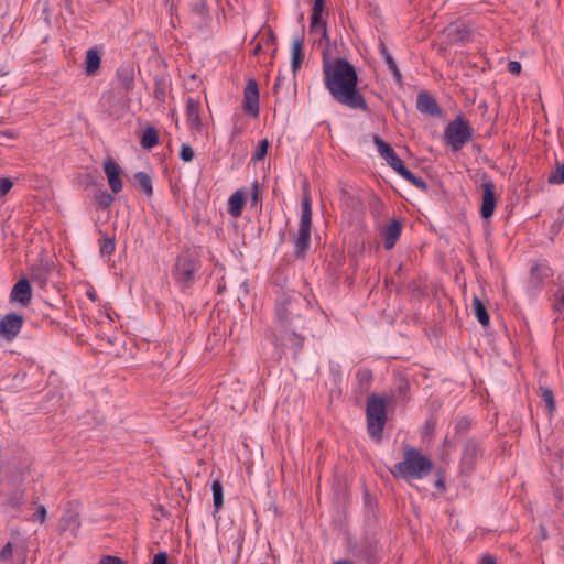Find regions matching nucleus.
Listing matches in <instances>:
<instances>
[{"instance_id":"f257e3e1","label":"nucleus","mask_w":564,"mask_h":564,"mask_svg":"<svg viewBox=\"0 0 564 564\" xmlns=\"http://www.w3.org/2000/svg\"><path fill=\"white\" fill-rule=\"evenodd\" d=\"M323 79L335 101L350 109L368 110L366 99L358 89L356 68L347 59L324 57Z\"/></svg>"},{"instance_id":"f03ea898","label":"nucleus","mask_w":564,"mask_h":564,"mask_svg":"<svg viewBox=\"0 0 564 564\" xmlns=\"http://www.w3.org/2000/svg\"><path fill=\"white\" fill-rule=\"evenodd\" d=\"M432 469L433 463L427 456L411 446H405L403 459L397 463L390 471L395 478L412 480L423 479Z\"/></svg>"},{"instance_id":"7ed1b4c3","label":"nucleus","mask_w":564,"mask_h":564,"mask_svg":"<svg viewBox=\"0 0 564 564\" xmlns=\"http://www.w3.org/2000/svg\"><path fill=\"white\" fill-rule=\"evenodd\" d=\"M300 295H283L279 299L275 307L274 326L272 330L281 333L284 343V333L288 326H292L294 321L300 317Z\"/></svg>"},{"instance_id":"20e7f679","label":"nucleus","mask_w":564,"mask_h":564,"mask_svg":"<svg viewBox=\"0 0 564 564\" xmlns=\"http://www.w3.org/2000/svg\"><path fill=\"white\" fill-rule=\"evenodd\" d=\"M471 137V128L463 116H457L448 122L444 130L445 142L453 151L463 149Z\"/></svg>"},{"instance_id":"39448f33","label":"nucleus","mask_w":564,"mask_h":564,"mask_svg":"<svg viewBox=\"0 0 564 564\" xmlns=\"http://www.w3.org/2000/svg\"><path fill=\"white\" fill-rule=\"evenodd\" d=\"M387 420V403L378 395H370L367 401L368 432L375 438H380Z\"/></svg>"},{"instance_id":"423d86ee","label":"nucleus","mask_w":564,"mask_h":564,"mask_svg":"<svg viewBox=\"0 0 564 564\" xmlns=\"http://www.w3.org/2000/svg\"><path fill=\"white\" fill-rule=\"evenodd\" d=\"M311 227H312V207L311 198L305 195L302 200V213L299 232L294 235L295 253L303 257L310 247L311 242Z\"/></svg>"},{"instance_id":"0eeeda50","label":"nucleus","mask_w":564,"mask_h":564,"mask_svg":"<svg viewBox=\"0 0 564 564\" xmlns=\"http://www.w3.org/2000/svg\"><path fill=\"white\" fill-rule=\"evenodd\" d=\"M200 269V259L195 250H186L176 259L175 276L184 286H189Z\"/></svg>"},{"instance_id":"6e6552de","label":"nucleus","mask_w":564,"mask_h":564,"mask_svg":"<svg viewBox=\"0 0 564 564\" xmlns=\"http://www.w3.org/2000/svg\"><path fill=\"white\" fill-rule=\"evenodd\" d=\"M242 108L246 113L253 117L259 115V89L254 79H249L243 90Z\"/></svg>"},{"instance_id":"1a4fd4ad","label":"nucleus","mask_w":564,"mask_h":564,"mask_svg":"<svg viewBox=\"0 0 564 564\" xmlns=\"http://www.w3.org/2000/svg\"><path fill=\"white\" fill-rule=\"evenodd\" d=\"M23 317L18 314H7L0 321V336L7 340L14 339L23 326Z\"/></svg>"},{"instance_id":"9d476101","label":"nucleus","mask_w":564,"mask_h":564,"mask_svg":"<svg viewBox=\"0 0 564 564\" xmlns=\"http://www.w3.org/2000/svg\"><path fill=\"white\" fill-rule=\"evenodd\" d=\"M386 162L391 166L400 176L410 182L417 188L425 189L426 184L421 178L415 176L412 172H410L403 164L402 160L398 156L397 153L392 154Z\"/></svg>"},{"instance_id":"9b49d317","label":"nucleus","mask_w":564,"mask_h":564,"mask_svg":"<svg viewBox=\"0 0 564 564\" xmlns=\"http://www.w3.org/2000/svg\"><path fill=\"white\" fill-rule=\"evenodd\" d=\"M481 191L480 214L482 218L488 219L496 208L495 184L491 181H486L481 184Z\"/></svg>"},{"instance_id":"f8f14e48","label":"nucleus","mask_w":564,"mask_h":564,"mask_svg":"<svg viewBox=\"0 0 564 564\" xmlns=\"http://www.w3.org/2000/svg\"><path fill=\"white\" fill-rule=\"evenodd\" d=\"M104 171L111 191L115 194L120 193L122 191V182L120 177L122 170L119 164L109 156L104 163Z\"/></svg>"},{"instance_id":"ddd939ff","label":"nucleus","mask_w":564,"mask_h":564,"mask_svg":"<svg viewBox=\"0 0 564 564\" xmlns=\"http://www.w3.org/2000/svg\"><path fill=\"white\" fill-rule=\"evenodd\" d=\"M552 276V269L545 261H539L531 267L529 285L531 289H540L544 281Z\"/></svg>"},{"instance_id":"4468645a","label":"nucleus","mask_w":564,"mask_h":564,"mask_svg":"<svg viewBox=\"0 0 564 564\" xmlns=\"http://www.w3.org/2000/svg\"><path fill=\"white\" fill-rule=\"evenodd\" d=\"M186 121L192 130L202 131L200 102L192 97L186 100Z\"/></svg>"},{"instance_id":"2eb2a0df","label":"nucleus","mask_w":564,"mask_h":564,"mask_svg":"<svg viewBox=\"0 0 564 564\" xmlns=\"http://www.w3.org/2000/svg\"><path fill=\"white\" fill-rule=\"evenodd\" d=\"M272 341L275 346L283 347L290 345L294 349L299 350L303 345L304 338L295 333L291 326H288V330L284 333V343L282 341L281 333H276L275 330H272Z\"/></svg>"},{"instance_id":"dca6fc26","label":"nucleus","mask_w":564,"mask_h":564,"mask_svg":"<svg viewBox=\"0 0 564 564\" xmlns=\"http://www.w3.org/2000/svg\"><path fill=\"white\" fill-rule=\"evenodd\" d=\"M11 300L19 302L22 305H26L30 303L32 299V288L26 279L19 280L12 291H11Z\"/></svg>"},{"instance_id":"f3484780","label":"nucleus","mask_w":564,"mask_h":564,"mask_svg":"<svg viewBox=\"0 0 564 564\" xmlns=\"http://www.w3.org/2000/svg\"><path fill=\"white\" fill-rule=\"evenodd\" d=\"M447 41L452 45L465 44L470 40L469 31L459 24H452L446 29Z\"/></svg>"},{"instance_id":"a211bd4d","label":"nucleus","mask_w":564,"mask_h":564,"mask_svg":"<svg viewBox=\"0 0 564 564\" xmlns=\"http://www.w3.org/2000/svg\"><path fill=\"white\" fill-rule=\"evenodd\" d=\"M417 110L422 113L431 116H437L441 113V109L433 97L426 93H421L416 100Z\"/></svg>"},{"instance_id":"6ab92c4d","label":"nucleus","mask_w":564,"mask_h":564,"mask_svg":"<svg viewBox=\"0 0 564 564\" xmlns=\"http://www.w3.org/2000/svg\"><path fill=\"white\" fill-rule=\"evenodd\" d=\"M24 505V490L17 488L8 492L3 506L13 511L21 510Z\"/></svg>"},{"instance_id":"aec40b11","label":"nucleus","mask_w":564,"mask_h":564,"mask_svg":"<svg viewBox=\"0 0 564 564\" xmlns=\"http://www.w3.org/2000/svg\"><path fill=\"white\" fill-rule=\"evenodd\" d=\"M245 206V194L242 191H236L228 199V213L232 217H239Z\"/></svg>"},{"instance_id":"412c9836","label":"nucleus","mask_w":564,"mask_h":564,"mask_svg":"<svg viewBox=\"0 0 564 564\" xmlns=\"http://www.w3.org/2000/svg\"><path fill=\"white\" fill-rule=\"evenodd\" d=\"M401 224L398 220H392L384 232V248L392 249L401 235Z\"/></svg>"},{"instance_id":"4be33fe9","label":"nucleus","mask_w":564,"mask_h":564,"mask_svg":"<svg viewBox=\"0 0 564 564\" xmlns=\"http://www.w3.org/2000/svg\"><path fill=\"white\" fill-rule=\"evenodd\" d=\"M303 41L296 39L291 47V67L294 74L299 70L301 63L303 62Z\"/></svg>"},{"instance_id":"5701e85b","label":"nucleus","mask_w":564,"mask_h":564,"mask_svg":"<svg viewBox=\"0 0 564 564\" xmlns=\"http://www.w3.org/2000/svg\"><path fill=\"white\" fill-rule=\"evenodd\" d=\"M471 310L477 321L482 325L487 326L489 324V315L484 302L478 297L474 296L471 302Z\"/></svg>"},{"instance_id":"b1692460","label":"nucleus","mask_w":564,"mask_h":564,"mask_svg":"<svg viewBox=\"0 0 564 564\" xmlns=\"http://www.w3.org/2000/svg\"><path fill=\"white\" fill-rule=\"evenodd\" d=\"M380 53L384 59V62L388 65L389 70L392 73L395 82L401 83L402 75L401 72L398 68V65L395 61L393 59L392 55L389 53L388 48L386 47L384 43H380Z\"/></svg>"},{"instance_id":"393cba45","label":"nucleus","mask_w":564,"mask_h":564,"mask_svg":"<svg viewBox=\"0 0 564 564\" xmlns=\"http://www.w3.org/2000/svg\"><path fill=\"white\" fill-rule=\"evenodd\" d=\"M134 186L147 194L148 196H151L153 194V187H152V180L149 176V174L144 172H138L134 174Z\"/></svg>"},{"instance_id":"a878e982","label":"nucleus","mask_w":564,"mask_h":564,"mask_svg":"<svg viewBox=\"0 0 564 564\" xmlns=\"http://www.w3.org/2000/svg\"><path fill=\"white\" fill-rule=\"evenodd\" d=\"M85 69L88 75H93L100 66V56L97 50L89 48L86 53Z\"/></svg>"},{"instance_id":"bb28decb","label":"nucleus","mask_w":564,"mask_h":564,"mask_svg":"<svg viewBox=\"0 0 564 564\" xmlns=\"http://www.w3.org/2000/svg\"><path fill=\"white\" fill-rule=\"evenodd\" d=\"M140 143L144 149H152L155 147L159 143L158 130L154 127H147L142 133Z\"/></svg>"},{"instance_id":"cd10ccee","label":"nucleus","mask_w":564,"mask_h":564,"mask_svg":"<svg viewBox=\"0 0 564 564\" xmlns=\"http://www.w3.org/2000/svg\"><path fill=\"white\" fill-rule=\"evenodd\" d=\"M477 456V446L474 443H467L464 447L462 463L466 469H473Z\"/></svg>"},{"instance_id":"c85d7f7f","label":"nucleus","mask_w":564,"mask_h":564,"mask_svg":"<svg viewBox=\"0 0 564 564\" xmlns=\"http://www.w3.org/2000/svg\"><path fill=\"white\" fill-rule=\"evenodd\" d=\"M62 523L65 530H70L73 533H76L80 527L78 513L73 511L65 512L62 518Z\"/></svg>"},{"instance_id":"c756f323","label":"nucleus","mask_w":564,"mask_h":564,"mask_svg":"<svg viewBox=\"0 0 564 564\" xmlns=\"http://www.w3.org/2000/svg\"><path fill=\"white\" fill-rule=\"evenodd\" d=\"M373 143L376 145L378 153L384 160H388L392 154L395 153V151L392 149V147L390 144H388L387 142H384L378 135H376L373 138Z\"/></svg>"},{"instance_id":"7c9ffc66","label":"nucleus","mask_w":564,"mask_h":564,"mask_svg":"<svg viewBox=\"0 0 564 564\" xmlns=\"http://www.w3.org/2000/svg\"><path fill=\"white\" fill-rule=\"evenodd\" d=\"M323 12L313 11L311 17V30L312 32H321L326 36L325 22L322 18Z\"/></svg>"},{"instance_id":"2f4dec72","label":"nucleus","mask_w":564,"mask_h":564,"mask_svg":"<svg viewBox=\"0 0 564 564\" xmlns=\"http://www.w3.org/2000/svg\"><path fill=\"white\" fill-rule=\"evenodd\" d=\"M214 506L216 510L223 507V486L218 480H215L212 485Z\"/></svg>"},{"instance_id":"473e14b6","label":"nucleus","mask_w":564,"mask_h":564,"mask_svg":"<svg viewBox=\"0 0 564 564\" xmlns=\"http://www.w3.org/2000/svg\"><path fill=\"white\" fill-rule=\"evenodd\" d=\"M95 198H96L97 204L101 208L109 207L113 203V200H115L113 196L110 193H108L107 191L98 192L96 194Z\"/></svg>"},{"instance_id":"72a5a7b5","label":"nucleus","mask_w":564,"mask_h":564,"mask_svg":"<svg viewBox=\"0 0 564 564\" xmlns=\"http://www.w3.org/2000/svg\"><path fill=\"white\" fill-rule=\"evenodd\" d=\"M541 398L544 401L549 412L552 413L555 409V401L553 397V392L549 388H543L541 392Z\"/></svg>"},{"instance_id":"f704fd0d","label":"nucleus","mask_w":564,"mask_h":564,"mask_svg":"<svg viewBox=\"0 0 564 564\" xmlns=\"http://www.w3.org/2000/svg\"><path fill=\"white\" fill-rule=\"evenodd\" d=\"M269 142L267 139L261 140L252 155L253 161H261L268 153Z\"/></svg>"},{"instance_id":"c9c22d12","label":"nucleus","mask_w":564,"mask_h":564,"mask_svg":"<svg viewBox=\"0 0 564 564\" xmlns=\"http://www.w3.org/2000/svg\"><path fill=\"white\" fill-rule=\"evenodd\" d=\"M549 182L552 184H564V162L557 165L556 170L550 174Z\"/></svg>"},{"instance_id":"e433bc0d","label":"nucleus","mask_w":564,"mask_h":564,"mask_svg":"<svg viewBox=\"0 0 564 564\" xmlns=\"http://www.w3.org/2000/svg\"><path fill=\"white\" fill-rule=\"evenodd\" d=\"M180 158L184 162H191L194 158V150L192 149V147L188 144H185V143L182 144L181 151H180Z\"/></svg>"},{"instance_id":"4c0bfd02","label":"nucleus","mask_w":564,"mask_h":564,"mask_svg":"<svg viewBox=\"0 0 564 564\" xmlns=\"http://www.w3.org/2000/svg\"><path fill=\"white\" fill-rule=\"evenodd\" d=\"M115 251V242L110 238L104 239L101 246H100V252L101 254H111Z\"/></svg>"},{"instance_id":"58836bf2","label":"nucleus","mask_w":564,"mask_h":564,"mask_svg":"<svg viewBox=\"0 0 564 564\" xmlns=\"http://www.w3.org/2000/svg\"><path fill=\"white\" fill-rule=\"evenodd\" d=\"M13 183L9 177L0 178V196L7 195L12 188Z\"/></svg>"},{"instance_id":"ea45409f","label":"nucleus","mask_w":564,"mask_h":564,"mask_svg":"<svg viewBox=\"0 0 564 564\" xmlns=\"http://www.w3.org/2000/svg\"><path fill=\"white\" fill-rule=\"evenodd\" d=\"M13 554V545L11 542H8L2 550L0 551V561L4 562L11 558Z\"/></svg>"},{"instance_id":"a19ab883","label":"nucleus","mask_w":564,"mask_h":564,"mask_svg":"<svg viewBox=\"0 0 564 564\" xmlns=\"http://www.w3.org/2000/svg\"><path fill=\"white\" fill-rule=\"evenodd\" d=\"M194 12L200 17H204L207 12V6H206V2L204 0H199L198 2H196L194 4V8H193Z\"/></svg>"},{"instance_id":"79ce46f5","label":"nucleus","mask_w":564,"mask_h":564,"mask_svg":"<svg viewBox=\"0 0 564 564\" xmlns=\"http://www.w3.org/2000/svg\"><path fill=\"white\" fill-rule=\"evenodd\" d=\"M46 519V509L44 506H40L36 510V512L33 514V520H39L41 523H43Z\"/></svg>"},{"instance_id":"37998d69","label":"nucleus","mask_w":564,"mask_h":564,"mask_svg":"<svg viewBox=\"0 0 564 564\" xmlns=\"http://www.w3.org/2000/svg\"><path fill=\"white\" fill-rule=\"evenodd\" d=\"M167 563V554L165 552H160L154 555L152 560V564H166Z\"/></svg>"},{"instance_id":"c03bdc74","label":"nucleus","mask_w":564,"mask_h":564,"mask_svg":"<svg viewBox=\"0 0 564 564\" xmlns=\"http://www.w3.org/2000/svg\"><path fill=\"white\" fill-rule=\"evenodd\" d=\"M508 70L511 73V74H520L521 72V64L517 61H512V62H509L508 63Z\"/></svg>"},{"instance_id":"a18cd8bd","label":"nucleus","mask_w":564,"mask_h":564,"mask_svg":"<svg viewBox=\"0 0 564 564\" xmlns=\"http://www.w3.org/2000/svg\"><path fill=\"white\" fill-rule=\"evenodd\" d=\"M100 564H123V563L118 557L107 556L100 561Z\"/></svg>"},{"instance_id":"49530a36","label":"nucleus","mask_w":564,"mask_h":564,"mask_svg":"<svg viewBox=\"0 0 564 564\" xmlns=\"http://www.w3.org/2000/svg\"><path fill=\"white\" fill-rule=\"evenodd\" d=\"M313 11L323 12L324 11V0H314Z\"/></svg>"},{"instance_id":"de8ad7c7","label":"nucleus","mask_w":564,"mask_h":564,"mask_svg":"<svg viewBox=\"0 0 564 564\" xmlns=\"http://www.w3.org/2000/svg\"><path fill=\"white\" fill-rule=\"evenodd\" d=\"M283 79H284V78H282V77H281V75H279V76L276 77V80H275L274 86H273V94H274V95H278L279 89H280V87H281V85H282Z\"/></svg>"},{"instance_id":"09e8293b","label":"nucleus","mask_w":564,"mask_h":564,"mask_svg":"<svg viewBox=\"0 0 564 564\" xmlns=\"http://www.w3.org/2000/svg\"><path fill=\"white\" fill-rule=\"evenodd\" d=\"M555 307L556 310L564 314V295H562L557 301H556V304H555Z\"/></svg>"},{"instance_id":"8fccbe9b","label":"nucleus","mask_w":564,"mask_h":564,"mask_svg":"<svg viewBox=\"0 0 564 564\" xmlns=\"http://www.w3.org/2000/svg\"><path fill=\"white\" fill-rule=\"evenodd\" d=\"M481 564H496V563H495V560H494L492 557H490V556H485V557L482 558Z\"/></svg>"},{"instance_id":"3c124183","label":"nucleus","mask_w":564,"mask_h":564,"mask_svg":"<svg viewBox=\"0 0 564 564\" xmlns=\"http://www.w3.org/2000/svg\"><path fill=\"white\" fill-rule=\"evenodd\" d=\"M261 50H262L261 44H260V42H258L256 44V46L253 47V51H252L253 55H258L261 52Z\"/></svg>"},{"instance_id":"603ef678","label":"nucleus","mask_w":564,"mask_h":564,"mask_svg":"<svg viewBox=\"0 0 564 564\" xmlns=\"http://www.w3.org/2000/svg\"><path fill=\"white\" fill-rule=\"evenodd\" d=\"M333 564H352V562L347 561V560H340V561L334 562Z\"/></svg>"},{"instance_id":"864d4df0","label":"nucleus","mask_w":564,"mask_h":564,"mask_svg":"<svg viewBox=\"0 0 564 564\" xmlns=\"http://www.w3.org/2000/svg\"><path fill=\"white\" fill-rule=\"evenodd\" d=\"M3 135H6L8 138H13V132L12 131H6V132H3Z\"/></svg>"},{"instance_id":"5fc2aeb1","label":"nucleus","mask_w":564,"mask_h":564,"mask_svg":"<svg viewBox=\"0 0 564 564\" xmlns=\"http://www.w3.org/2000/svg\"><path fill=\"white\" fill-rule=\"evenodd\" d=\"M257 199H258V193H257V189H256L254 193H253V200L257 202Z\"/></svg>"},{"instance_id":"6e6d98bb","label":"nucleus","mask_w":564,"mask_h":564,"mask_svg":"<svg viewBox=\"0 0 564 564\" xmlns=\"http://www.w3.org/2000/svg\"><path fill=\"white\" fill-rule=\"evenodd\" d=\"M88 296L94 300V293H88Z\"/></svg>"}]
</instances>
